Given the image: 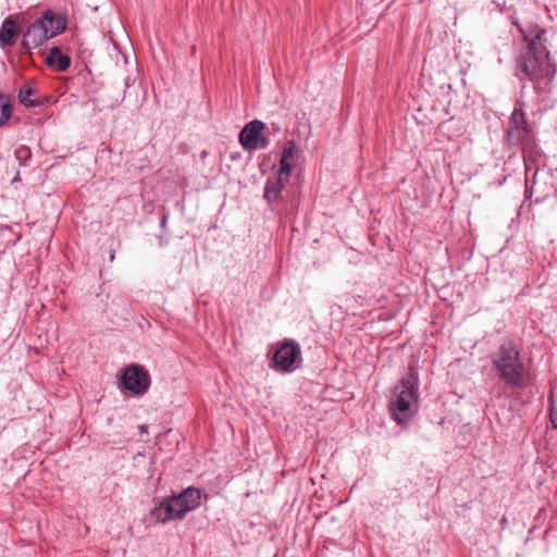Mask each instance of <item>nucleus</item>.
<instances>
[{"label":"nucleus","mask_w":557,"mask_h":557,"mask_svg":"<svg viewBox=\"0 0 557 557\" xmlns=\"http://www.w3.org/2000/svg\"><path fill=\"white\" fill-rule=\"evenodd\" d=\"M511 23L522 38V46L516 58L517 76L530 81L537 92L546 91L556 74V65L549 58L546 46V29L537 24L522 25L513 10Z\"/></svg>","instance_id":"nucleus-1"},{"label":"nucleus","mask_w":557,"mask_h":557,"mask_svg":"<svg viewBox=\"0 0 557 557\" xmlns=\"http://www.w3.org/2000/svg\"><path fill=\"white\" fill-rule=\"evenodd\" d=\"M492 369L499 384L491 388L496 399H507L524 386L525 364L516 344L504 341L490 356Z\"/></svg>","instance_id":"nucleus-2"},{"label":"nucleus","mask_w":557,"mask_h":557,"mask_svg":"<svg viewBox=\"0 0 557 557\" xmlns=\"http://www.w3.org/2000/svg\"><path fill=\"white\" fill-rule=\"evenodd\" d=\"M509 148L518 149L522 152L525 172L532 169L537 172V162L542 158V151L536 143L533 131L529 127L525 120V113L521 108H516L508 121V128L505 136Z\"/></svg>","instance_id":"nucleus-3"},{"label":"nucleus","mask_w":557,"mask_h":557,"mask_svg":"<svg viewBox=\"0 0 557 557\" xmlns=\"http://www.w3.org/2000/svg\"><path fill=\"white\" fill-rule=\"evenodd\" d=\"M419 397V375L414 364L408 366V373L391 389L388 411L393 420L399 424H407L414 416L413 403Z\"/></svg>","instance_id":"nucleus-4"},{"label":"nucleus","mask_w":557,"mask_h":557,"mask_svg":"<svg viewBox=\"0 0 557 557\" xmlns=\"http://www.w3.org/2000/svg\"><path fill=\"white\" fill-rule=\"evenodd\" d=\"M66 25L67 20L64 14L48 9L27 26L23 33L21 46L27 51L38 48L47 40L62 34Z\"/></svg>","instance_id":"nucleus-5"},{"label":"nucleus","mask_w":557,"mask_h":557,"mask_svg":"<svg viewBox=\"0 0 557 557\" xmlns=\"http://www.w3.org/2000/svg\"><path fill=\"white\" fill-rule=\"evenodd\" d=\"M201 492L197 487L189 486L178 494L160 502L150 515L157 522L165 523L171 520H181L187 512L196 509L200 505Z\"/></svg>","instance_id":"nucleus-6"},{"label":"nucleus","mask_w":557,"mask_h":557,"mask_svg":"<svg viewBox=\"0 0 557 557\" xmlns=\"http://www.w3.org/2000/svg\"><path fill=\"white\" fill-rule=\"evenodd\" d=\"M302 363L301 347L293 338H284L275 350L270 367L278 373H292Z\"/></svg>","instance_id":"nucleus-7"},{"label":"nucleus","mask_w":557,"mask_h":557,"mask_svg":"<svg viewBox=\"0 0 557 557\" xmlns=\"http://www.w3.org/2000/svg\"><path fill=\"white\" fill-rule=\"evenodd\" d=\"M151 384V377L147 369L138 363H131L124 368L120 386L135 396H143Z\"/></svg>","instance_id":"nucleus-8"},{"label":"nucleus","mask_w":557,"mask_h":557,"mask_svg":"<svg viewBox=\"0 0 557 557\" xmlns=\"http://www.w3.org/2000/svg\"><path fill=\"white\" fill-rule=\"evenodd\" d=\"M265 129V123L260 120L248 122L239 133L238 140L245 150L265 149L270 140L262 132Z\"/></svg>","instance_id":"nucleus-9"},{"label":"nucleus","mask_w":557,"mask_h":557,"mask_svg":"<svg viewBox=\"0 0 557 557\" xmlns=\"http://www.w3.org/2000/svg\"><path fill=\"white\" fill-rule=\"evenodd\" d=\"M46 64L58 72H65L71 65V58L63 53L58 46L50 48L45 58Z\"/></svg>","instance_id":"nucleus-10"},{"label":"nucleus","mask_w":557,"mask_h":557,"mask_svg":"<svg viewBox=\"0 0 557 557\" xmlns=\"http://www.w3.org/2000/svg\"><path fill=\"white\" fill-rule=\"evenodd\" d=\"M283 188L284 178L275 175L268 177L263 198L268 201L271 209H273V205L280 199Z\"/></svg>","instance_id":"nucleus-11"},{"label":"nucleus","mask_w":557,"mask_h":557,"mask_svg":"<svg viewBox=\"0 0 557 557\" xmlns=\"http://www.w3.org/2000/svg\"><path fill=\"white\" fill-rule=\"evenodd\" d=\"M17 35L18 30L13 16L5 17L0 27V46L2 48L12 46Z\"/></svg>","instance_id":"nucleus-12"},{"label":"nucleus","mask_w":557,"mask_h":557,"mask_svg":"<svg viewBox=\"0 0 557 557\" xmlns=\"http://www.w3.org/2000/svg\"><path fill=\"white\" fill-rule=\"evenodd\" d=\"M35 90L27 84H24L18 91V101L21 104L27 108H37L44 104V100L40 97L33 98Z\"/></svg>","instance_id":"nucleus-13"},{"label":"nucleus","mask_w":557,"mask_h":557,"mask_svg":"<svg viewBox=\"0 0 557 557\" xmlns=\"http://www.w3.org/2000/svg\"><path fill=\"white\" fill-rule=\"evenodd\" d=\"M13 112L12 97L0 91V127L4 126Z\"/></svg>","instance_id":"nucleus-14"},{"label":"nucleus","mask_w":557,"mask_h":557,"mask_svg":"<svg viewBox=\"0 0 557 557\" xmlns=\"http://www.w3.org/2000/svg\"><path fill=\"white\" fill-rule=\"evenodd\" d=\"M293 171V165L289 160L281 159L280 160V170L275 174V176H281V178H284L287 181L290 176V173Z\"/></svg>","instance_id":"nucleus-15"},{"label":"nucleus","mask_w":557,"mask_h":557,"mask_svg":"<svg viewBox=\"0 0 557 557\" xmlns=\"http://www.w3.org/2000/svg\"><path fill=\"white\" fill-rule=\"evenodd\" d=\"M549 419L554 429H557V397L549 396Z\"/></svg>","instance_id":"nucleus-16"},{"label":"nucleus","mask_w":557,"mask_h":557,"mask_svg":"<svg viewBox=\"0 0 557 557\" xmlns=\"http://www.w3.org/2000/svg\"><path fill=\"white\" fill-rule=\"evenodd\" d=\"M294 154H295V141L288 140L283 148L281 159L290 160L294 158Z\"/></svg>","instance_id":"nucleus-17"},{"label":"nucleus","mask_w":557,"mask_h":557,"mask_svg":"<svg viewBox=\"0 0 557 557\" xmlns=\"http://www.w3.org/2000/svg\"><path fill=\"white\" fill-rule=\"evenodd\" d=\"M16 154H17L18 159H23V162H22L23 165H26V160L30 159V157H32L29 149L25 146L17 149Z\"/></svg>","instance_id":"nucleus-18"},{"label":"nucleus","mask_w":557,"mask_h":557,"mask_svg":"<svg viewBox=\"0 0 557 557\" xmlns=\"http://www.w3.org/2000/svg\"><path fill=\"white\" fill-rule=\"evenodd\" d=\"M264 131H267V134H265L267 136H268V135H273V134H276V133H280V132H281V126H280V125H276V124H274V123H272V124H271V127H268V126L265 125V129H264Z\"/></svg>","instance_id":"nucleus-19"},{"label":"nucleus","mask_w":557,"mask_h":557,"mask_svg":"<svg viewBox=\"0 0 557 557\" xmlns=\"http://www.w3.org/2000/svg\"><path fill=\"white\" fill-rule=\"evenodd\" d=\"M135 79L132 78L129 75L124 78V86L125 90L124 94H126V90L134 84Z\"/></svg>","instance_id":"nucleus-20"},{"label":"nucleus","mask_w":557,"mask_h":557,"mask_svg":"<svg viewBox=\"0 0 557 557\" xmlns=\"http://www.w3.org/2000/svg\"><path fill=\"white\" fill-rule=\"evenodd\" d=\"M166 222H168V215H166V214H164V215L161 218V220H160V225H161V227H165Z\"/></svg>","instance_id":"nucleus-21"},{"label":"nucleus","mask_w":557,"mask_h":557,"mask_svg":"<svg viewBox=\"0 0 557 557\" xmlns=\"http://www.w3.org/2000/svg\"><path fill=\"white\" fill-rule=\"evenodd\" d=\"M20 181V173L17 172L16 175L13 177L12 183H15Z\"/></svg>","instance_id":"nucleus-22"},{"label":"nucleus","mask_w":557,"mask_h":557,"mask_svg":"<svg viewBox=\"0 0 557 557\" xmlns=\"http://www.w3.org/2000/svg\"><path fill=\"white\" fill-rule=\"evenodd\" d=\"M140 430H141V432H147V426L146 425H140Z\"/></svg>","instance_id":"nucleus-23"},{"label":"nucleus","mask_w":557,"mask_h":557,"mask_svg":"<svg viewBox=\"0 0 557 557\" xmlns=\"http://www.w3.org/2000/svg\"><path fill=\"white\" fill-rule=\"evenodd\" d=\"M502 523H503V524H506V523H507V519H506V517H503V518H502Z\"/></svg>","instance_id":"nucleus-24"},{"label":"nucleus","mask_w":557,"mask_h":557,"mask_svg":"<svg viewBox=\"0 0 557 557\" xmlns=\"http://www.w3.org/2000/svg\"><path fill=\"white\" fill-rule=\"evenodd\" d=\"M114 259V252L110 255V260L112 261Z\"/></svg>","instance_id":"nucleus-25"}]
</instances>
